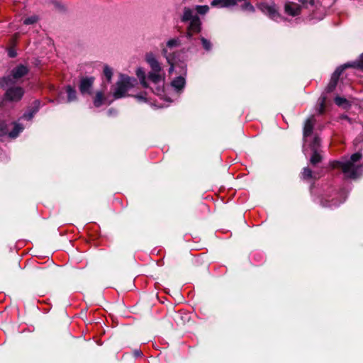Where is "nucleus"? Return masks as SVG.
<instances>
[{
    "instance_id": "obj_18",
    "label": "nucleus",
    "mask_w": 363,
    "mask_h": 363,
    "mask_svg": "<svg viewBox=\"0 0 363 363\" xmlns=\"http://www.w3.org/2000/svg\"><path fill=\"white\" fill-rule=\"evenodd\" d=\"M23 127L22 125L18 123H13V129L9 133V136L12 138H16L18 134L22 132Z\"/></svg>"
},
{
    "instance_id": "obj_17",
    "label": "nucleus",
    "mask_w": 363,
    "mask_h": 363,
    "mask_svg": "<svg viewBox=\"0 0 363 363\" xmlns=\"http://www.w3.org/2000/svg\"><path fill=\"white\" fill-rule=\"evenodd\" d=\"M136 75L137 77H138V79H140V83L142 84V85L145 87V88H147L150 86V88L151 87V86H150L147 81H146V74H145V72L143 68L142 67H138L136 70ZM151 84H152L151 83ZM152 86H154L153 85H152Z\"/></svg>"
},
{
    "instance_id": "obj_23",
    "label": "nucleus",
    "mask_w": 363,
    "mask_h": 363,
    "mask_svg": "<svg viewBox=\"0 0 363 363\" xmlns=\"http://www.w3.org/2000/svg\"><path fill=\"white\" fill-rule=\"evenodd\" d=\"M354 67L363 69V53L359 56V59L354 62L352 64H346L344 67Z\"/></svg>"
},
{
    "instance_id": "obj_21",
    "label": "nucleus",
    "mask_w": 363,
    "mask_h": 363,
    "mask_svg": "<svg viewBox=\"0 0 363 363\" xmlns=\"http://www.w3.org/2000/svg\"><path fill=\"white\" fill-rule=\"evenodd\" d=\"M36 105L33 107L28 112L25 113L23 116V118L26 120H31L33 116L38 112V105L40 104L39 101H35Z\"/></svg>"
},
{
    "instance_id": "obj_29",
    "label": "nucleus",
    "mask_w": 363,
    "mask_h": 363,
    "mask_svg": "<svg viewBox=\"0 0 363 363\" xmlns=\"http://www.w3.org/2000/svg\"><path fill=\"white\" fill-rule=\"evenodd\" d=\"M335 102L339 106H345L347 104V99L340 96H336L335 98Z\"/></svg>"
},
{
    "instance_id": "obj_27",
    "label": "nucleus",
    "mask_w": 363,
    "mask_h": 363,
    "mask_svg": "<svg viewBox=\"0 0 363 363\" xmlns=\"http://www.w3.org/2000/svg\"><path fill=\"white\" fill-rule=\"evenodd\" d=\"M302 177L305 179H308L313 178V172L312 171L307 167L303 168L302 172Z\"/></svg>"
},
{
    "instance_id": "obj_38",
    "label": "nucleus",
    "mask_w": 363,
    "mask_h": 363,
    "mask_svg": "<svg viewBox=\"0 0 363 363\" xmlns=\"http://www.w3.org/2000/svg\"><path fill=\"white\" fill-rule=\"evenodd\" d=\"M247 6H249L250 8H252V6L250 5L249 4H247Z\"/></svg>"
},
{
    "instance_id": "obj_6",
    "label": "nucleus",
    "mask_w": 363,
    "mask_h": 363,
    "mask_svg": "<svg viewBox=\"0 0 363 363\" xmlns=\"http://www.w3.org/2000/svg\"><path fill=\"white\" fill-rule=\"evenodd\" d=\"M180 45L181 40L179 38H172L167 42L165 47L162 48V53L170 66L169 69V74H172L177 67L174 56L172 54V52L175 48H179Z\"/></svg>"
},
{
    "instance_id": "obj_4",
    "label": "nucleus",
    "mask_w": 363,
    "mask_h": 363,
    "mask_svg": "<svg viewBox=\"0 0 363 363\" xmlns=\"http://www.w3.org/2000/svg\"><path fill=\"white\" fill-rule=\"evenodd\" d=\"M136 83V79L128 75L121 74L113 91L115 99H120L125 96L126 92Z\"/></svg>"
},
{
    "instance_id": "obj_14",
    "label": "nucleus",
    "mask_w": 363,
    "mask_h": 363,
    "mask_svg": "<svg viewBox=\"0 0 363 363\" xmlns=\"http://www.w3.org/2000/svg\"><path fill=\"white\" fill-rule=\"evenodd\" d=\"M344 68H345L344 67H338L334 72V73L333 74V75L331 77L330 81L328 86L326 87V91L328 92H331L335 89V88L337 84L339 77L341 74Z\"/></svg>"
},
{
    "instance_id": "obj_2",
    "label": "nucleus",
    "mask_w": 363,
    "mask_h": 363,
    "mask_svg": "<svg viewBox=\"0 0 363 363\" xmlns=\"http://www.w3.org/2000/svg\"><path fill=\"white\" fill-rule=\"evenodd\" d=\"M145 60L152 70L147 76V79L154 86L150 87V90L155 94L160 96L163 93L164 87L162 66L152 52H148L145 55Z\"/></svg>"
},
{
    "instance_id": "obj_28",
    "label": "nucleus",
    "mask_w": 363,
    "mask_h": 363,
    "mask_svg": "<svg viewBox=\"0 0 363 363\" xmlns=\"http://www.w3.org/2000/svg\"><path fill=\"white\" fill-rule=\"evenodd\" d=\"M7 135V129L4 121H0V140L1 138Z\"/></svg>"
},
{
    "instance_id": "obj_36",
    "label": "nucleus",
    "mask_w": 363,
    "mask_h": 363,
    "mask_svg": "<svg viewBox=\"0 0 363 363\" xmlns=\"http://www.w3.org/2000/svg\"><path fill=\"white\" fill-rule=\"evenodd\" d=\"M141 354H142V352H141L140 350H135V351L134 352V354H135V356H136V357H139V356H140V355H141Z\"/></svg>"
},
{
    "instance_id": "obj_37",
    "label": "nucleus",
    "mask_w": 363,
    "mask_h": 363,
    "mask_svg": "<svg viewBox=\"0 0 363 363\" xmlns=\"http://www.w3.org/2000/svg\"><path fill=\"white\" fill-rule=\"evenodd\" d=\"M0 160H3L4 159L1 157V152H0Z\"/></svg>"
},
{
    "instance_id": "obj_32",
    "label": "nucleus",
    "mask_w": 363,
    "mask_h": 363,
    "mask_svg": "<svg viewBox=\"0 0 363 363\" xmlns=\"http://www.w3.org/2000/svg\"><path fill=\"white\" fill-rule=\"evenodd\" d=\"M325 101V97H320L318 100L320 107L318 108V111L320 114H322L324 112Z\"/></svg>"
},
{
    "instance_id": "obj_15",
    "label": "nucleus",
    "mask_w": 363,
    "mask_h": 363,
    "mask_svg": "<svg viewBox=\"0 0 363 363\" xmlns=\"http://www.w3.org/2000/svg\"><path fill=\"white\" fill-rule=\"evenodd\" d=\"M186 84L185 78L183 76L176 77L171 82L172 88L177 91H181Z\"/></svg>"
},
{
    "instance_id": "obj_5",
    "label": "nucleus",
    "mask_w": 363,
    "mask_h": 363,
    "mask_svg": "<svg viewBox=\"0 0 363 363\" xmlns=\"http://www.w3.org/2000/svg\"><path fill=\"white\" fill-rule=\"evenodd\" d=\"M182 21L184 22L190 21L186 33L187 38H191L194 34L200 32V19L196 15H194V11L191 9H184V13L182 17Z\"/></svg>"
},
{
    "instance_id": "obj_25",
    "label": "nucleus",
    "mask_w": 363,
    "mask_h": 363,
    "mask_svg": "<svg viewBox=\"0 0 363 363\" xmlns=\"http://www.w3.org/2000/svg\"><path fill=\"white\" fill-rule=\"evenodd\" d=\"M174 62L176 63V68L174 69V70H176V72H179L181 74H186V65L184 63V62H182L180 64H179L176 60L174 59Z\"/></svg>"
},
{
    "instance_id": "obj_20",
    "label": "nucleus",
    "mask_w": 363,
    "mask_h": 363,
    "mask_svg": "<svg viewBox=\"0 0 363 363\" xmlns=\"http://www.w3.org/2000/svg\"><path fill=\"white\" fill-rule=\"evenodd\" d=\"M66 93L67 94L68 102H72L77 99V92L71 86H67L66 87Z\"/></svg>"
},
{
    "instance_id": "obj_7",
    "label": "nucleus",
    "mask_w": 363,
    "mask_h": 363,
    "mask_svg": "<svg viewBox=\"0 0 363 363\" xmlns=\"http://www.w3.org/2000/svg\"><path fill=\"white\" fill-rule=\"evenodd\" d=\"M5 99L10 101H18L21 100L24 94V90L21 86L13 85L6 88Z\"/></svg>"
},
{
    "instance_id": "obj_19",
    "label": "nucleus",
    "mask_w": 363,
    "mask_h": 363,
    "mask_svg": "<svg viewBox=\"0 0 363 363\" xmlns=\"http://www.w3.org/2000/svg\"><path fill=\"white\" fill-rule=\"evenodd\" d=\"M135 98L140 103H151V97L149 96L147 91H144L135 95Z\"/></svg>"
},
{
    "instance_id": "obj_13",
    "label": "nucleus",
    "mask_w": 363,
    "mask_h": 363,
    "mask_svg": "<svg viewBox=\"0 0 363 363\" xmlns=\"http://www.w3.org/2000/svg\"><path fill=\"white\" fill-rule=\"evenodd\" d=\"M346 198H347L346 192L341 191L340 193L339 201H337V200L335 201L334 199H333L332 201H330L325 199L321 201V204L324 207H330V208L336 207V206H338L340 203H343L345 201Z\"/></svg>"
},
{
    "instance_id": "obj_30",
    "label": "nucleus",
    "mask_w": 363,
    "mask_h": 363,
    "mask_svg": "<svg viewBox=\"0 0 363 363\" xmlns=\"http://www.w3.org/2000/svg\"><path fill=\"white\" fill-rule=\"evenodd\" d=\"M201 41L203 45V48L209 51L211 49V43L209 40L204 38L203 37L201 38Z\"/></svg>"
},
{
    "instance_id": "obj_22",
    "label": "nucleus",
    "mask_w": 363,
    "mask_h": 363,
    "mask_svg": "<svg viewBox=\"0 0 363 363\" xmlns=\"http://www.w3.org/2000/svg\"><path fill=\"white\" fill-rule=\"evenodd\" d=\"M36 105L33 107L28 112L25 113L23 116V118L26 120H31L33 116L38 112V105L40 104L39 101H35Z\"/></svg>"
},
{
    "instance_id": "obj_31",
    "label": "nucleus",
    "mask_w": 363,
    "mask_h": 363,
    "mask_svg": "<svg viewBox=\"0 0 363 363\" xmlns=\"http://www.w3.org/2000/svg\"><path fill=\"white\" fill-rule=\"evenodd\" d=\"M37 21H38V17L36 16H32L26 18L24 20L23 23L25 25H30V24H33V23H36Z\"/></svg>"
},
{
    "instance_id": "obj_34",
    "label": "nucleus",
    "mask_w": 363,
    "mask_h": 363,
    "mask_svg": "<svg viewBox=\"0 0 363 363\" xmlns=\"http://www.w3.org/2000/svg\"><path fill=\"white\" fill-rule=\"evenodd\" d=\"M300 1L303 4H309L311 6H313L314 5V0H300Z\"/></svg>"
},
{
    "instance_id": "obj_10",
    "label": "nucleus",
    "mask_w": 363,
    "mask_h": 363,
    "mask_svg": "<svg viewBox=\"0 0 363 363\" xmlns=\"http://www.w3.org/2000/svg\"><path fill=\"white\" fill-rule=\"evenodd\" d=\"M320 145V138L318 136H315L313 141L310 143L311 150L313 152L311 158V163L315 164L321 160L320 155L317 152V149Z\"/></svg>"
},
{
    "instance_id": "obj_16",
    "label": "nucleus",
    "mask_w": 363,
    "mask_h": 363,
    "mask_svg": "<svg viewBox=\"0 0 363 363\" xmlns=\"http://www.w3.org/2000/svg\"><path fill=\"white\" fill-rule=\"evenodd\" d=\"M236 4V0H213L211 6L218 8H228Z\"/></svg>"
},
{
    "instance_id": "obj_35",
    "label": "nucleus",
    "mask_w": 363,
    "mask_h": 363,
    "mask_svg": "<svg viewBox=\"0 0 363 363\" xmlns=\"http://www.w3.org/2000/svg\"><path fill=\"white\" fill-rule=\"evenodd\" d=\"M8 55L10 57H15L16 56V52L13 49H10L8 52Z\"/></svg>"
},
{
    "instance_id": "obj_26",
    "label": "nucleus",
    "mask_w": 363,
    "mask_h": 363,
    "mask_svg": "<svg viewBox=\"0 0 363 363\" xmlns=\"http://www.w3.org/2000/svg\"><path fill=\"white\" fill-rule=\"evenodd\" d=\"M104 74L106 78L107 82L108 83L111 82L113 76V69L108 65H105L104 67Z\"/></svg>"
},
{
    "instance_id": "obj_24",
    "label": "nucleus",
    "mask_w": 363,
    "mask_h": 363,
    "mask_svg": "<svg viewBox=\"0 0 363 363\" xmlns=\"http://www.w3.org/2000/svg\"><path fill=\"white\" fill-rule=\"evenodd\" d=\"M104 101V94L102 92L99 91L96 93V96L94 100V106L96 107H99L102 105Z\"/></svg>"
},
{
    "instance_id": "obj_9",
    "label": "nucleus",
    "mask_w": 363,
    "mask_h": 363,
    "mask_svg": "<svg viewBox=\"0 0 363 363\" xmlns=\"http://www.w3.org/2000/svg\"><path fill=\"white\" fill-rule=\"evenodd\" d=\"M94 78L93 77H86L81 79L79 84V91L82 94H91V87L93 86Z\"/></svg>"
},
{
    "instance_id": "obj_39",
    "label": "nucleus",
    "mask_w": 363,
    "mask_h": 363,
    "mask_svg": "<svg viewBox=\"0 0 363 363\" xmlns=\"http://www.w3.org/2000/svg\"><path fill=\"white\" fill-rule=\"evenodd\" d=\"M357 140H354V144H355V145H357Z\"/></svg>"
},
{
    "instance_id": "obj_12",
    "label": "nucleus",
    "mask_w": 363,
    "mask_h": 363,
    "mask_svg": "<svg viewBox=\"0 0 363 363\" xmlns=\"http://www.w3.org/2000/svg\"><path fill=\"white\" fill-rule=\"evenodd\" d=\"M314 123L315 120L313 116H311L306 121L303 128V139L305 143L308 142L309 138L312 135Z\"/></svg>"
},
{
    "instance_id": "obj_3",
    "label": "nucleus",
    "mask_w": 363,
    "mask_h": 363,
    "mask_svg": "<svg viewBox=\"0 0 363 363\" xmlns=\"http://www.w3.org/2000/svg\"><path fill=\"white\" fill-rule=\"evenodd\" d=\"M28 68L23 65H18L13 68L11 74L0 78V87L6 89L9 86L14 85L19 79L26 75Z\"/></svg>"
},
{
    "instance_id": "obj_11",
    "label": "nucleus",
    "mask_w": 363,
    "mask_h": 363,
    "mask_svg": "<svg viewBox=\"0 0 363 363\" xmlns=\"http://www.w3.org/2000/svg\"><path fill=\"white\" fill-rule=\"evenodd\" d=\"M301 6L295 2L286 1L284 4V11L291 16H296L301 12Z\"/></svg>"
},
{
    "instance_id": "obj_33",
    "label": "nucleus",
    "mask_w": 363,
    "mask_h": 363,
    "mask_svg": "<svg viewBox=\"0 0 363 363\" xmlns=\"http://www.w3.org/2000/svg\"><path fill=\"white\" fill-rule=\"evenodd\" d=\"M196 11L200 14H205L208 12L209 8L208 6H197Z\"/></svg>"
},
{
    "instance_id": "obj_8",
    "label": "nucleus",
    "mask_w": 363,
    "mask_h": 363,
    "mask_svg": "<svg viewBox=\"0 0 363 363\" xmlns=\"http://www.w3.org/2000/svg\"><path fill=\"white\" fill-rule=\"evenodd\" d=\"M260 9L264 13L268 15L270 18L274 21H278L281 18L274 4H262Z\"/></svg>"
},
{
    "instance_id": "obj_1",
    "label": "nucleus",
    "mask_w": 363,
    "mask_h": 363,
    "mask_svg": "<svg viewBox=\"0 0 363 363\" xmlns=\"http://www.w3.org/2000/svg\"><path fill=\"white\" fill-rule=\"evenodd\" d=\"M362 157V153L357 152L352 155L350 159L333 161L331 165L333 168L340 169L345 178L357 179L363 172V164L361 163Z\"/></svg>"
}]
</instances>
